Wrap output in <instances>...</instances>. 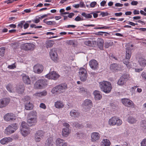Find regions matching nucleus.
Instances as JSON below:
<instances>
[{
    "mask_svg": "<svg viewBox=\"0 0 146 146\" xmlns=\"http://www.w3.org/2000/svg\"><path fill=\"white\" fill-rule=\"evenodd\" d=\"M54 105L56 108L59 109L62 108L64 106L62 102L60 101L55 102Z\"/></svg>",
    "mask_w": 146,
    "mask_h": 146,
    "instance_id": "c85d7f7f",
    "label": "nucleus"
},
{
    "mask_svg": "<svg viewBox=\"0 0 146 146\" xmlns=\"http://www.w3.org/2000/svg\"><path fill=\"white\" fill-rule=\"evenodd\" d=\"M127 105L125 106L127 107H134V104L133 102L131 100H129L127 102Z\"/></svg>",
    "mask_w": 146,
    "mask_h": 146,
    "instance_id": "79ce46f5",
    "label": "nucleus"
},
{
    "mask_svg": "<svg viewBox=\"0 0 146 146\" xmlns=\"http://www.w3.org/2000/svg\"><path fill=\"white\" fill-rule=\"evenodd\" d=\"M10 99L7 98H5L0 99V108L6 107L9 103Z\"/></svg>",
    "mask_w": 146,
    "mask_h": 146,
    "instance_id": "4468645a",
    "label": "nucleus"
},
{
    "mask_svg": "<svg viewBox=\"0 0 146 146\" xmlns=\"http://www.w3.org/2000/svg\"><path fill=\"white\" fill-rule=\"evenodd\" d=\"M102 144L101 146H110L111 143L110 141L108 139H104L102 141Z\"/></svg>",
    "mask_w": 146,
    "mask_h": 146,
    "instance_id": "c756f323",
    "label": "nucleus"
},
{
    "mask_svg": "<svg viewBox=\"0 0 146 146\" xmlns=\"http://www.w3.org/2000/svg\"><path fill=\"white\" fill-rule=\"evenodd\" d=\"M45 77L49 79H53L56 80L60 76L56 72L53 71L45 76Z\"/></svg>",
    "mask_w": 146,
    "mask_h": 146,
    "instance_id": "9b49d317",
    "label": "nucleus"
},
{
    "mask_svg": "<svg viewBox=\"0 0 146 146\" xmlns=\"http://www.w3.org/2000/svg\"><path fill=\"white\" fill-rule=\"evenodd\" d=\"M94 98L96 100H99L101 99L102 96L100 92L97 90H95L93 92Z\"/></svg>",
    "mask_w": 146,
    "mask_h": 146,
    "instance_id": "b1692460",
    "label": "nucleus"
},
{
    "mask_svg": "<svg viewBox=\"0 0 146 146\" xmlns=\"http://www.w3.org/2000/svg\"><path fill=\"white\" fill-rule=\"evenodd\" d=\"M100 135L98 132H94L92 133L91 138L92 141L94 142L99 140L100 138Z\"/></svg>",
    "mask_w": 146,
    "mask_h": 146,
    "instance_id": "a211bd4d",
    "label": "nucleus"
},
{
    "mask_svg": "<svg viewBox=\"0 0 146 146\" xmlns=\"http://www.w3.org/2000/svg\"><path fill=\"white\" fill-rule=\"evenodd\" d=\"M89 64L91 68L94 70L98 67V63L95 60H91L89 62Z\"/></svg>",
    "mask_w": 146,
    "mask_h": 146,
    "instance_id": "f3484780",
    "label": "nucleus"
},
{
    "mask_svg": "<svg viewBox=\"0 0 146 146\" xmlns=\"http://www.w3.org/2000/svg\"><path fill=\"white\" fill-rule=\"evenodd\" d=\"M103 33L107 34H108V35H109L110 34V33H109L107 32L100 31V32H98V33L97 34V35H103Z\"/></svg>",
    "mask_w": 146,
    "mask_h": 146,
    "instance_id": "0e129e2a",
    "label": "nucleus"
},
{
    "mask_svg": "<svg viewBox=\"0 0 146 146\" xmlns=\"http://www.w3.org/2000/svg\"><path fill=\"white\" fill-rule=\"evenodd\" d=\"M15 88H14L13 85L11 84H9L6 86L7 90L10 92H15Z\"/></svg>",
    "mask_w": 146,
    "mask_h": 146,
    "instance_id": "393cba45",
    "label": "nucleus"
},
{
    "mask_svg": "<svg viewBox=\"0 0 146 146\" xmlns=\"http://www.w3.org/2000/svg\"><path fill=\"white\" fill-rule=\"evenodd\" d=\"M121 77H122L126 81L129 80L130 78L129 75L127 74H124Z\"/></svg>",
    "mask_w": 146,
    "mask_h": 146,
    "instance_id": "8fccbe9b",
    "label": "nucleus"
},
{
    "mask_svg": "<svg viewBox=\"0 0 146 146\" xmlns=\"http://www.w3.org/2000/svg\"><path fill=\"white\" fill-rule=\"evenodd\" d=\"M129 99L126 98H124L121 99V102L125 106L127 105V102Z\"/></svg>",
    "mask_w": 146,
    "mask_h": 146,
    "instance_id": "6e6d98bb",
    "label": "nucleus"
},
{
    "mask_svg": "<svg viewBox=\"0 0 146 146\" xmlns=\"http://www.w3.org/2000/svg\"><path fill=\"white\" fill-rule=\"evenodd\" d=\"M127 121L129 123L133 124L136 122V120L135 118L131 116H129L127 119Z\"/></svg>",
    "mask_w": 146,
    "mask_h": 146,
    "instance_id": "4c0bfd02",
    "label": "nucleus"
},
{
    "mask_svg": "<svg viewBox=\"0 0 146 146\" xmlns=\"http://www.w3.org/2000/svg\"><path fill=\"white\" fill-rule=\"evenodd\" d=\"M47 85V82L45 80L40 79L35 82L34 87L36 89H41L45 88Z\"/></svg>",
    "mask_w": 146,
    "mask_h": 146,
    "instance_id": "0eeeda50",
    "label": "nucleus"
},
{
    "mask_svg": "<svg viewBox=\"0 0 146 146\" xmlns=\"http://www.w3.org/2000/svg\"><path fill=\"white\" fill-rule=\"evenodd\" d=\"M39 17L36 18L32 20L33 22L35 23H38L40 22Z\"/></svg>",
    "mask_w": 146,
    "mask_h": 146,
    "instance_id": "e2e57ef3",
    "label": "nucleus"
},
{
    "mask_svg": "<svg viewBox=\"0 0 146 146\" xmlns=\"http://www.w3.org/2000/svg\"><path fill=\"white\" fill-rule=\"evenodd\" d=\"M37 122L36 119L35 118H28L27 122L29 126H31L35 125Z\"/></svg>",
    "mask_w": 146,
    "mask_h": 146,
    "instance_id": "4be33fe9",
    "label": "nucleus"
},
{
    "mask_svg": "<svg viewBox=\"0 0 146 146\" xmlns=\"http://www.w3.org/2000/svg\"><path fill=\"white\" fill-rule=\"evenodd\" d=\"M21 133L24 137L26 136L30 133L29 127L27 125V123L24 121L22 122L21 125Z\"/></svg>",
    "mask_w": 146,
    "mask_h": 146,
    "instance_id": "20e7f679",
    "label": "nucleus"
},
{
    "mask_svg": "<svg viewBox=\"0 0 146 146\" xmlns=\"http://www.w3.org/2000/svg\"><path fill=\"white\" fill-rule=\"evenodd\" d=\"M25 23V21H21L20 22V23L17 26L20 27L21 28H23V24L24 23Z\"/></svg>",
    "mask_w": 146,
    "mask_h": 146,
    "instance_id": "603ef678",
    "label": "nucleus"
},
{
    "mask_svg": "<svg viewBox=\"0 0 146 146\" xmlns=\"http://www.w3.org/2000/svg\"><path fill=\"white\" fill-rule=\"evenodd\" d=\"M97 44L98 48L100 50H103L104 40L103 39L100 38H98L97 40Z\"/></svg>",
    "mask_w": 146,
    "mask_h": 146,
    "instance_id": "aec40b11",
    "label": "nucleus"
},
{
    "mask_svg": "<svg viewBox=\"0 0 146 146\" xmlns=\"http://www.w3.org/2000/svg\"><path fill=\"white\" fill-rule=\"evenodd\" d=\"M33 105L30 102L26 104L25 106V108L27 110H30L33 109Z\"/></svg>",
    "mask_w": 146,
    "mask_h": 146,
    "instance_id": "e433bc0d",
    "label": "nucleus"
},
{
    "mask_svg": "<svg viewBox=\"0 0 146 146\" xmlns=\"http://www.w3.org/2000/svg\"><path fill=\"white\" fill-rule=\"evenodd\" d=\"M15 92L19 94H22L24 91V86L23 84L19 85L16 88H15Z\"/></svg>",
    "mask_w": 146,
    "mask_h": 146,
    "instance_id": "412c9836",
    "label": "nucleus"
},
{
    "mask_svg": "<svg viewBox=\"0 0 146 146\" xmlns=\"http://www.w3.org/2000/svg\"><path fill=\"white\" fill-rule=\"evenodd\" d=\"M100 12V11H97V13H94V12H92L90 13V14L91 15L92 14L93 15V17L94 18H96L98 17V14H97V13Z\"/></svg>",
    "mask_w": 146,
    "mask_h": 146,
    "instance_id": "13d9d810",
    "label": "nucleus"
},
{
    "mask_svg": "<svg viewBox=\"0 0 146 146\" xmlns=\"http://www.w3.org/2000/svg\"><path fill=\"white\" fill-rule=\"evenodd\" d=\"M76 134L79 138H83L84 135L82 133H79L78 132L76 133Z\"/></svg>",
    "mask_w": 146,
    "mask_h": 146,
    "instance_id": "bf43d9fd",
    "label": "nucleus"
},
{
    "mask_svg": "<svg viewBox=\"0 0 146 146\" xmlns=\"http://www.w3.org/2000/svg\"><path fill=\"white\" fill-rule=\"evenodd\" d=\"M54 142L52 138L48 139L46 141L44 146H53Z\"/></svg>",
    "mask_w": 146,
    "mask_h": 146,
    "instance_id": "a878e982",
    "label": "nucleus"
},
{
    "mask_svg": "<svg viewBox=\"0 0 146 146\" xmlns=\"http://www.w3.org/2000/svg\"><path fill=\"white\" fill-rule=\"evenodd\" d=\"M16 123L11 124L8 126L5 130V133L7 135H10L13 133L18 128Z\"/></svg>",
    "mask_w": 146,
    "mask_h": 146,
    "instance_id": "39448f33",
    "label": "nucleus"
},
{
    "mask_svg": "<svg viewBox=\"0 0 146 146\" xmlns=\"http://www.w3.org/2000/svg\"><path fill=\"white\" fill-rule=\"evenodd\" d=\"M40 93L42 97L46 95L47 94V92L45 90H44L42 92H40Z\"/></svg>",
    "mask_w": 146,
    "mask_h": 146,
    "instance_id": "69168bd1",
    "label": "nucleus"
},
{
    "mask_svg": "<svg viewBox=\"0 0 146 146\" xmlns=\"http://www.w3.org/2000/svg\"><path fill=\"white\" fill-rule=\"evenodd\" d=\"M92 101L89 99L85 100L82 103L83 108L86 111L89 110L92 106Z\"/></svg>",
    "mask_w": 146,
    "mask_h": 146,
    "instance_id": "1a4fd4ad",
    "label": "nucleus"
},
{
    "mask_svg": "<svg viewBox=\"0 0 146 146\" xmlns=\"http://www.w3.org/2000/svg\"><path fill=\"white\" fill-rule=\"evenodd\" d=\"M40 107L44 109H46V108L45 105L43 103H41L40 105Z\"/></svg>",
    "mask_w": 146,
    "mask_h": 146,
    "instance_id": "338daca9",
    "label": "nucleus"
},
{
    "mask_svg": "<svg viewBox=\"0 0 146 146\" xmlns=\"http://www.w3.org/2000/svg\"><path fill=\"white\" fill-rule=\"evenodd\" d=\"M98 26H102V27H95L94 28V29H109L111 28V27L108 26H103V25H98Z\"/></svg>",
    "mask_w": 146,
    "mask_h": 146,
    "instance_id": "ea45409f",
    "label": "nucleus"
},
{
    "mask_svg": "<svg viewBox=\"0 0 146 146\" xmlns=\"http://www.w3.org/2000/svg\"><path fill=\"white\" fill-rule=\"evenodd\" d=\"M99 84L101 90L105 93H108L111 92L112 86L110 82L103 81L99 82Z\"/></svg>",
    "mask_w": 146,
    "mask_h": 146,
    "instance_id": "f257e3e1",
    "label": "nucleus"
},
{
    "mask_svg": "<svg viewBox=\"0 0 146 146\" xmlns=\"http://www.w3.org/2000/svg\"><path fill=\"white\" fill-rule=\"evenodd\" d=\"M85 20L82 17L81 18L80 16H77L74 19V20L76 21H79Z\"/></svg>",
    "mask_w": 146,
    "mask_h": 146,
    "instance_id": "09e8293b",
    "label": "nucleus"
},
{
    "mask_svg": "<svg viewBox=\"0 0 146 146\" xmlns=\"http://www.w3.org/2000/svg\"><path fill=\"white\" fill-rule=\"evenodd\" d=\"M138 62L140 65L141 66L145 67L146 65V60L143 58H139Z\"/></svg>",
    "mask_w": 146,
    "mask_h": 146,
    "instance_id": "cd10ccee",
    "label": "nucleus"
},
{
    "mask_svg": "<svg viewBox=\"0 0 146 146\" xmlns=\"http://www.w3.org/2000/svg\"><path fill=\"white\" fill-rule=\"evenodd\" d=\"M87 72L86 69L83 68L79 69V76L80 80L82 81H85L87 78Z\"/></svg>",
    "mask_w": 146,
    "mask_h": 146,
    "instance_id": "6e6552de",
    "label": "nucleus"
},
{
    "mask_svg": "<svg viewBox=\"0 0 146 146\" xmlns=\"http://www.w3.org/2000/svg\"><path fill=\"white\" fill-rule=\"evenodd\" d=\"M43 68V66L42 65L37 64L34 66L33 71L35 73L40 74L42 72Z\"/></svg>",
    "mask_w": 146,
    "mask_h": 146,
    "instance_id": "2eb2a0df",
    "label": "nucleus"
},
{
    "mask_svg": "<svg viewBox=\"0 0 146 146\" xmlns=\"http://www.w3.org/2000/svg\"><path fill=\"white\" fill-rule=\"evenodd\" d=\"M141 126L142 128H144L146 127V120H143L141 121Z\"/></svg>",
    "mask_w": 146,
    "mask_h": 146,
    "instance_id": "de8ad7c7",
    "label": "nucleus"
},
{
    "mask_svg": "<svg viewBox=\"0 0 146 146\" xmlns=\"http://www.w3.org/2000/svg\"><path fill=\"white\" fill-rule=\"evenodd\" d=\"M5 51V48L4 47L0 48V56H3L4 55Z\"/></svg>",
    "mask_w": 146,
    "mask_h": 146,
    "instance_id": "a18cd8bd",
    "label": "nucleus"
},
{
    "mask_svg": "<svg viewBox=\"0 0 146 146\" xmlns=\"http://www.w3.org/2000/svg\"><path fill=\"white\" fill-rule=\"evenodd\" d=\"M22 76L24 82L27 84H30L31 82V81L29 76L25 74H23Z\"/></svg>",
    "mask_w": 146,
    "mask_h": 146,
    "instance_id": "5701e85b",
    "label": "nucleus"
},
{
    "mask_svg": "<svg viewBox=\"0 0 146 146\" xmlns=\"http://www.w3.org/2000/svg\"><path fill=\"white\" fill-rule=\"evenodd\" d=\"M28 118H35V119L37 118V116L36 113L35 112L31 111L29 113L28 115Z\"/></svg>",
    "mask_w": 146,
    "mask_h": 146,
    "instance_id": "2f4dec72",
    "label": "nucleus"
},
{
    "mask_svg": "<svg viewBox=\"0 0 146 146\" xmlns=\"http://www.w3.org/2000/svg\"><path fill=\"white\" fill-rule=\"evenodd\" d=\"M44 133L42 130H38L37 131L35 136V139L36 141H40L41 139L44 137Z\"/></svg>",
    "mask_w": 146,
    "mask_h": 146,
    "instance_id": "9d476101",
    "label": "nucleus"
},
{
    "mask_svg": "<svg viewBox=\"0 0 146 146\" xmlns=\"http://www.w3.org/2000/svg\"><path fill=\"white\" fill-rule=\"evenodd\" d=\"M125 58L123 60V62L128 69L132 68V62H129V59L131 56V50L129 48H127L126 49Z\"/></svg>",
    "mask_w": 146,
    "mask_h": 146,
    "instance_id": "f03ea898",
    "label": "nucleus"
},
{
    "mask_svg": "<svg viewBox=\"0 0 146 146\" xmlns=\"http://www.w3.org/2000/svg\"><path fill=\"white\" fill-rule=\"evenodd\" d=\"M81 15L83 17L85 18V19H90L92 17V16L90 13H86L85 12H82L81 14Z\"/></svg>",
    "mask_w": 146,
    "mask_h": 146,
    "instance_id": "473e14b6",
    "label": "nucleus"
},
{
    "mask_svg": "<svg viewBox=\"0 0 146 146\" xmlns=\"http://www.w3.org/2000/svg\"><path fill=\"white\" fill-rule=\"evenodd\" d=\"M141 76L144 80H146V74L144 72H143L141 74Z\"/></svg>",
    "mask_w": 146,
    "mask_h": 146,
    "instance_id": "774afa93",
    "label": "nucleus"
},
{
    "mask_svg": "<svg viewBox=\"0 0 146 146\" xmlns=\"http://www.w3.org/2000/svg\"><path fill=\"white\" fill-rule=\"evenodd\" d=\"M126 81L125 80H124V79L121 77L120 79L118 80L117 84L119 86H122L124 84L126 83Z\"/></svg>",
    "mask_w": 146,
    "mask_h": 146,
    "instance_id": "c9c22d12",
    "label": "nucleus"
},
{
    "mask_svg": "<svg viewBox=\"0 0 146 146\" xmlns=\"http://www.w3.org/2000/svg\"><path fill=\"white\" fill-rule=\"evenodd\" d=\"M140 146H146V138L143 139L141 142Z\"/></svg>",
    "mask_w": 146,
    "mask_h": 146,
    "instance_id": "5fc2aeb1",
    "label": "nucleus"
},
{
    "mask_svg": "<svg viewBox=\"0 0 146 146\" xmlns=\"http://www.w3.org/2000/svg\"><path fill=\"white\" fill-rule=\"evenodd\" d=\"M46 19H44L43 20L44 23H45L47 25H55L56 24V23L55 21H46Z\"/></svg>",
    "mask_w": 146,
    "mask_h": 146,
    "instance_id": "58836bf2",
    "label": "nucleus"
},
{
    "mask_svg": "<svg viewBox=\"0 0 146 146\" xmlns=\"http://www.w3.org/2000/svg\"><path fill=\"white\" fill-rule=\"evenodd\" d=\"M97 3L95 1H93L90 4V7L94 8L96 4Z\"/></svg>",
    "mask_w": 146,
    "mask_h": 146,
    "instance_id": "052dcab7",
    "label": "nucleus"
},
{
    "mask_svg": "<svg viewBox=\"0 0 146 146\" xmlns=\"http://www.w3.org/2000/svg\"><path fill=\"white\" fill-rule=\"evenodd\" d=\"M34 45L31 43H27L25 45V46L26 49L27 50H31L33 49L34 47Z\"/></svg>",
    "mask_w": 146,
    "mask_h": 146,
    "instance_id": "f704fd0d",
    "label": "nucleus"
},
{
    "mask_svg": "<svg viewBox=\"0 0 146 146\" xmlns=\"http://www.w3.org/2000/svg\"><path fill=\"white\" fill-rule=\"evenodd\" d=\"M16 67V66L15 63L11 65L8 66L7 68L11 69H13Z\"/></svg>",
    "mask_w": 146,
    "mask_h": 146,
    "instance_id": "3c124183",
    "label": "nucleus"
},
{
    "mask_svg": "<svg viewBox=\"0 0 146 146\" xmlns=\"http://www.w3.org/2000/svg\"><path fill=\"white\" fill-rule=\"evenodd\" d=\"M69 133L68 128H64L62 130V135L63 136L67 137Z\"/></svg>",
    "mask_w": 146,
    "mask_h": 146,
    "instance_id": "7c9ffc66",
    "label": "nucleus"
},
{
    "mask_svg": "<svg viewBox=\"0 0 146 146\" xmlns=\"http://www.w3.org/2000/svg\"><path fill=\"white\" fill-rule=\"evenodd\" d=\"M12 141L13 139L11 137H5L1 139L0 141V142L2 145H5L12 142Z\"/></svg>",
    "mask_w": 146,
    "mask_h": 146,
    "instance_id": "6ab92c4d",
    "label": "nucleus"
},
{
    "mask_svg": "<svg viewBox=\"0 0 146 146\" xmlns=\"http://www.w3.org/2000/svg\"><path fill=\"white\" fill-rule=\"evenodd\" d=\"M79 93L83 94L86 92L87 93V90L86 89L83 87H80L78 88Z\"/></svg>",
    "mask_w": 146,
    "mask_h": 146,
    "instance_id": "72a5a7b5",
    "label": "nucleus"
},
{
    "mask_svg": "<svg viewBox=\"0 0 146 146\" xmlns=\"http://www.w3.org/2000/svg\"><path fill=\"white\" fill-rule=\"evenodd\" d=\"M92 43H93V42L90 40H87L84 42V44L85 45L90 46H93Z\"/></svg>",
    "mask_w": 146,
    "mask_h": 146,
    "instance_id": "49530a36",
    "label": "nucleus"
},
{
    "mask_svg": "<svg viewBox=\"0 0 146 146\" xmlns=\"http://www.w3.org/2000/svg\"><path fill=\"white\" fill-rule=\"evenodd\" d=\"M63 140L60 138H58L56 141V146H61Z\"/></svg>",
    "mask_w": 146,
    "mask_h": 146,
    "instance_id": "a19ab883",
    "label": "nucleus"
},
{
    "mask_svg": "<svg viewBox=\"0 0 146 146\" xmlns=\"http://www.w3.org/2000/svg\"><path fill=\"white\" fill-rule=\"evenodd\" d=\"M73 125L76 128H80L83 127V125H80L78 123L75 122L73 123Z\"/></svg>",
    "mask_w": 146,
    "mask_h": 146,
    "instance_id": "37998d69",
    "label": "nucleus"
},
{
    "mask_svg": "<svg viewBox=\"0 0 146 146\" xmlns=\"http://www.w3.org/2000/svg\"><path fill=\"white\" fill-rule=\"evenodd\" d=\"M67 88V86L66 83L61 84L53 88L51 92L53 94H60L64 92Z\"/></svg>",
    "mask_w": 146,
    "mask_h": 146,
    "instance_id": "7ed1b4c3",
    "label": "nucleus"
},
{
    "mask_svg": "<svg viewBox=\"0 0 146 146\" xmlns=\"http://www.w3.org/2000/svg\"><path fill=\"white\" fill-rule=\"evenodd\" d=\"M54 41L52 40H48L47 43V46L48 47H51L54 44Z\"/></svg>",
    "mask_w": 146,
    "mask_h": 146,
    "instance_id": "c03bdc74",
    "label": "nucleus"
},
{
    "mask_svg": "<svg viewBox=\"0 0 146 146\" xmlns=\"http://www.w3.org/2000/svg\"><path fill=\"white\" fill-rule=\"evenodd\" d=\"M109 13L107 12H104L103 11L101 12L100 15H101L102 17H104L106 16H108Z\"/></svg>",
    "mask_w": 146,
    "mask_h": 146,
    "instance_id": "4d7b16f0",
    "label": "nucleus"
},
{
    "mask_svg": "<svg viewBox=\"0 0 146 146\" xmlns=\"http://www.w3.org/2000/svg\"><path fill=\"white\" fill-rule=\"evenodd\" d=\"M50 55L52 60L54 62L57 61L58 56L56 48H53L51 49L50 52Z\"/></svg>",
    "mask_w": 146,
    "mask_h": 146,
    "instance_id": "f8f14e48",
    "label": "nucleus"
},
{
    "mask_svg": "<svg viewBox=\"0 0 146 146\" xmlns=\"http://www.w3.org/2000/svg\"><path fill=\"white\" fill-rule=\"evenodd\" d=\"M4 119L7 121H11L15 119V115L12 113H7L4 116Z\"/></svg>",
    "mask_w": 146,
    "mask_h": 146,
    "instance_id": "dca6fc26",
    "label": "nucleus"
},
{
    "mask_svg": "<svg viewBox=\"0 0 146 146\" xmlns=\"http://www.w3.org/2000/svg\"><path fill=\"white\" fill-rule=\"evenodd\" d=\"M123 67L119 64L113 63L110 66V69L113 72H116L121 70Z\"/></svg>",
    "mask_w": 146,
    "mask_h": 146,
    "instance_id": "ddd939ff",
    "label": "nucleus"
},
{
    "mask_svg": "<svg viewBox=\"0 0 146 146\" xmlns=\"http://www.w3.org/2000/svg\"><path fill=\"white\" fill-rule=\"evenodd\" d=\"M122 123V120L118 117L115 116L111 117L108 121V124L110 125L114 126L117 125V126H119Z\"/></svg>",
    "mask_w": 146,
    "mask_h": 146,
    "instance_id": "423d86ee",
    "label": "nucleus"
},
{
    "mask_svg": "<svg viewBox=\"0 0 146 146\" xmlns=\"http://www.w3.org/2000/svg\"><path fill=\"white\" fill-rule=\"evenodd\" d=\"M76 27V26L74 25H66L63 27V28H74Z\"/></svg>",
    "mask_w": 146,
    "mask_h": 146,
    "instance_id": "864d4df0",
    "label": "nucleus"
},
{
    "mask_svg": "<svg viewBox=\"0 0 146 146\" xmlns=\"http://www.w3.org/2000/svg\"><path fill=\"white\" fill-rule=\"evenodd\" d=\"M79 113L77 110H72L70 112V115L72 117L76 118L78 116Z\"/></svg>",
    "mask_w": 146,
    "mask_h": 146,
    "instance_id": "bb28decb",
    "label": "nucleus"
},
{
    "mask_svg": "<svg viewBox=\"0 0 146 146\" xmlns=\"http://www.w3.org/2000/svg\"><path fill=\"white\" fill-rule=\"evenodd\" d=\"M35 96L37 98L42 97L40 92H37L33 95Z\"/></svg>",
    "mask_w": 146,
    "mask_h": 146,
    "instance_id": "680f3d73",
    "label": "nucleus"
}]
</instances>
